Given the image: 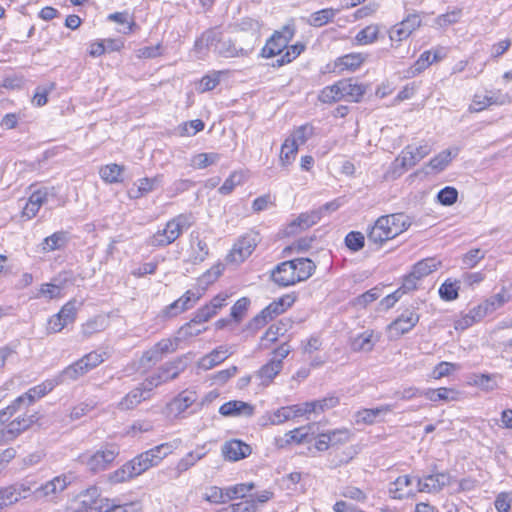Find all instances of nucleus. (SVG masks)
<instances>
[{"instance_id":"obj_25","label":"nucleus","mask_w":512,"mask_h":512,"mask_svg":"<svg viewBox=\"0 0 512 512\" xmlns=\"http://www.w3.org/2000/svg\"><path fill=\"white\" fill-rule=\"evenodd\" d=\"M451 161V152L449 150H444L441 153H439L437 156L432 158L429 162V164L417 172L413 173L409 176V179L411 181H415L416 179H424L430 172L438 173L444 170V168L450 163Z\"/></svg>"},{"instance_id":"obj_37","label":"nucleus","mask_w":512,"mask_h":512,"mask_svg":"<svg viewBox=\"0 0 512 512\" xmlns=\"http://www.w3.org/2000/svg\"><path fill=\"white\" fill-rule=\"evenodd\" d=\"M282 368V363L278 360L270 359L258 370L256 378L260 380V385L266 387L273 382L274 378L280 373Z\"/></svg>"},{"instance_id":"obj_5","label":"nucleus","mask_w":512,"mask_h":512,"mask_svg":"<svg viewBox=\"0 0 512 512\" xmlns=\"http://www.w3.org/2000/svg\"><path fill=\"white\" fill-rule=\"evenodd\" d=\"M242 27L248 26L252 32L250 34V42L246 47H237L236 42L231 39H224L222 36L218 43L215 44L214 52L225 58H234L247 56L254 48L259 30V22L253 19H245L241 23Z\"/></svg>"},{"instance_id":"obj_45","label":"nucleus","mask_w":512,"mask_h":512,"mask_svg":"<svg viewBox=\"0 0 512 512\" xmlns=\"http://www.w3.org/2000/svg\"><path fill=\"white\" fill-rule=\"evenodd\" d=\"M205 322L206 321H198V319H197V312H196L194 317H193V319L190 322H188L185 325H183L178 330V333H177L178 337H177V339L185 340L187 338L199 335L200 333H202L203 331L206 330L205 327H201V325L203 323H205Z\"/></svg>"},{"instance_id":"obj_28","label":"nucleus","mask_w":512,"mask_h":512,"mask_svg":"<svg viewBox=\"0 0 512 512\" xmlns=\"http://www.w3.org/2000/svg\"><path fill=\"white\" fill-rule=\"evenodd\" d=\"M319 219L320 216L317 212L301 213L286 226L284 232L287 236L296 235L316 224Z\"/></svg>"},{"instance_id":"obj_17","label":"nucleus","mask_w":512,"mask_h":512,"mask_svg":"<svg viewBox=\"0 0 512 512\" xmlns=\"http://www.w3.org/2000/svg\"><path fill=\"white\" fill-rule=\"evenodd\" d=\"M441 266V261L431 257L417 262L412 271L404 278L403 288L413 290L417 286V281L436 271Z\"/></svg>"},{"instance_id":"obj_21","label":"nucleus","mask_w":512,"mask_h":512,"mask_svg":"<svg viewBox=\"0 0 512 512\" xmlns=\"http://www.w3.org/2000/svg\"><path fill=\"white\" fill-rule=\"evenodd\" d=\"M52 390V384L46 383L31 388L27 393L19 396L15 401L7 407L9 416H13L17 411L25 408L35 400L43 397L47 392Z\"/></svg>"},{"instance_id":"obj_40","label":"nucleus","mask_w":512,"mask_h":512,"mask_svg":"<svg viewBox=\"0 0 512 512\" xmlns=\"http://www.w3.org/2000/svg\"><path fill=\"white\" fill-rule=\"evenodd\" d=\"M220 414L223 416H251L254 412V408L243 401H229L224 403L220 409Z\"/></svg>"},{"instance_id":"obj_7","label":"nucleus","mask_w":512,"mask_h":512,"mask_svg":"<svg viewBox=\"0 0 512 512\" xmlns=\"http://www.w3.org/2000/svg\"><path fill=\"white\" fill-rule=\"evenodd\" d=\"M71 473L60 474L46 481L37 487L33 494L36 499H43L49 503H57L61 500L63 493L72 483Z\"/></svg>"},{"instance_id":"obj_4","label":"nucleus","mask_w":512,"mask_h":512,"mask_svg":"<svg viewBox=\"0 0 512 512\" xmlns=\"http://www.w3.org/2000/svg\"><path fill=\"white\" fill-rule=\"evenodd\" d=\"M191 225L192 217L187 214H180L169 220L162 230L154 233L149 239V244L154 247L167 246L177 240Z\"/></svg>"},{"instance_id":"obj_24","label":"nucleus","mask_w":512,"mask_h":512,"mask_svg":"<svg viewBox=\"0 0 512 512\" xmlns=\"http://www.w3.org/2000/svg\"><path fill=\"white\" fill-rule=\"evenodd\" d=\"M416 478L417 476H399L390 487L391 496L394 499H404L414 496L417 492H419L417 489Z\"/></svg>"},{"instance_id":"obj_19","label":"nucleus","mask_w":512,"mask_h":512,"mask_svg":"<svg viewBox=\"0 0 512 512\" xmlns=\"http://www.w3.org/2000/svg\"><path fill=\"white\" fill-rule=\"evenodd\" d=\"M256 244V236H245L239 239L227 255V262L234 265L244 262L252 254Z\"/></svg>"},{"instance_id":"obj_41","label":"nucleus","mask_w":512,"mask_h":512,"mask_svg":"<svg viewBox=\"0 0 512 512\" xmlns=\"http://www.w3.org/2000/svg\"><path fill=\"white\" fill-rule=\"evenodd\" d=\"M177 340L178 339H162L144 354V358L148 361L160 360L164 354L175 351L177 348Z\"/></svg>"},{"instance_id":"obj_52","label":"nucleus","mask_w":512,"mask_h":512,"mask_svg":"<svg viewBox=\"0 0 512 512\" xmlns=\"http://www.w3.org/2000/svg\"><path fill=\"white\" fill-rule=\"evenodd\" d=\"M220 159L218 153H199L191 158V166L195 169H205L213 164H216Z\"/></svg>"},{"instance_id":"obj_61","label":"nucleus","mask_w":512,"mask_h":512,"mask_svg":"<svg viewBox=\"0 0 512 512\" xmlns=\"http://www.w3.org/2000/svg\"><path fill=\"white\" fill-rule=\"evenodd\" d=\"M335 16V11L331 8L322 9L314 12L308 18V23L314 27H321L327 24Z\"/></svg>"},{"instance_id":"obj_43","label":"nucleus","mask_w":512,"mask_h":512,"mask_svg":"<svg viewBox=\"0 0 512 512\" xmlns=\"http://www.w3.org/2000/svg\"><path fill=\"white\" fill-rule=\"evenodd\" d=\"M107 326L108 318L104 315H97L82 324L81 332L85 337H90L95 333L105 330Z\"/></svg>"},{"instance_id":"obj_63","label":"nucleus","mask_w":512,"mask_h":512,"mask_svg":"<svg viewBox=\"0 0 512 512\" xmlns=\"http://www.w3.org/2000/svg\"><path fill=\"white\" fill-rule=\"evenodd\" d=\"M123 169V166L109 164L100 169V176L104 181L109 183L119 182Z\"/></svg>"},{"instance_id":"obj_42","label":"nucleus","mask_w":512,"mask_h":512,"mask_svg":"<svg viewBox=\"0 0 512 512\" xmlns=\"http://www.w3.org/2000/svg\"><path fill=\"white\" fill-rule=\"evenodd\" d=\"M221 36L222 33L216 29H208L195 41L194 49L199 53L211 47L214 49Z\"/></svg>"},{"instance_id":"obj_38","label":"nucleus","mask_w":512,"mask_h":512,"mask_svg":"<svg viewBox=\"0 0 512 512\" xmlns=\"http://www.w3.org/2000/svg\"><path fill=\"white\" fill-rule=\"evenodd\" d=\"M135 467L131 460L107 475V481L112 485L126 483L137 477Z\"/></svg>"},{"instance_id":"obj_54","label":"nucleus","mask_w":512,"mask_h":512,"mask_svg":"<svg viewBox=\"0 0 512 512\" xmlns=\"http://www.w3.org/2000/svg\"><path fill=\"white\" fill-rule=\"evenodd\" d=\"M184 368V363L181 360H176L163 365L158 371L163 376L165 382H167L177 378Z\"/></svg>"},{"instance_id":"obj_59","label":"nucleus","mask_w":512,"mask_h":512,"mask_svg":"<svg viewBox=\"0 0 512 512\" xmlns=\"http://www.w3.org/2000/svg\"><path fill=\"white\" fill-rule=\"evenodd\" d=\"M255 488L253 482L250 483H240L233 486H229L226 488L227 494L229 496V501L234 499H243L249 496L250 492Z\"/></svg>"},{"instance_id":"obj_22","label":"nucleus","mask_w":512,"mask_h":512,"mask_svg":"<svg viewBox=\"0 0 512 512\" xmlns=\"http://www.w3.org/2000/svg\"><path fill=\"white\" fill-rule=\"evenodd\" d=\"M202 297V292L200 290H188L181 296L179 299L171 303L167 306L162 314L165 317H173L176 316L192 307L199 301Z\"/></svg>"},{"instance_id":"obj_62","label":"nucleus","mask_w":512,"mask_h":512,"mask_svg":"<svg viewBox=\"0 0 512 512\" xmlns=\"http://www.w3.org/2000/svg\"><path fill=\"white\" fill-rule=\"evenodd\" d=\"M305 49V46L301 43H296L294 45L288 46L286 48V52L276 60V63L273 66H283L284 64L292 62L296 59Z\"/></svg>"},{"instance_id":"obj_9","label":"nucleus","mask_w":512,"mask_h":512,"mask_svg":"<svg viewBox=\"0 0 512 512\" xmlns=\"http://www.w3.org/2000/svg\"><path fill=\"white\" fill-rule=\"evenodd\" d=\"M430 152L431 147L427 143H423L419 146H406L392 163L393 173L400 175L402 170H407L413 167Z\"/></svg>"},{"instance_id":"obj_27","label":"nucleus","mask_w":512,"mask_h":512,"mask_svg":"<svg viewBox=\"0 0 512 512\" xmlns=\"http://www.w3.org/2000/svg\"><path fill=\"white\" fill-rule=\"evenodd\" d=\"M461 393L451 387L427 388L423 390V397L433 403H450L460 399Z\"/></svg>"},{"instance_id":"obj_20","label":"nucleus","mask_w":512,"mask_h":512,"mask_svg":"<svg viewBox=\"0 0 512 512\" xmlns=\"http://www.w3.org/2000/svg\"><path fill=\"white\" fill-rule=\"evenodd\" d=\"M421 26L418 14H409L400 23L395 24L389 30V38L392 42H401L407 39L413 31Z\"/></svg>"},{"instance_id":"obj_50","label":"nucleus","mask_w":512,"mask_h":512,"mask_svg":"<svg viewBox=\"0 0 512 512\" xmlns=\"http://www.w3.org/2000/svg\"><path fill=\"white\" fill-rule=\"evenodd\" d=\"M44 201L45 197L42 196V194H31L29 199L25 202L22 210V216L27 220L32 219L34 216H36Z\"/></svg>"},{"instance_id":"obj_2","label":"nucleus","mask_w":512,"mask_h":512,"mask_svg":"<svg viewBox=\"0 0 512 512\" xmlns=\"http://www.w3.org/2000/svg\"><path fill=\"white\" fill-rule=\"evenodd\" d=\"M410 226V217L403 213L383 215L367 229V238L370 242L382 246L407 231Z\"/></svg>"},{"instance_id":"obj_26","label":"nucleus","mask_w":512,"mask_h":512,"mask_svg":"<svg viewBox=\"0 0 512 512\" xmlns=\"http://www.w3.org/2000/svg\"><path fill=\"white\" fill-rule=\"evenodd\" d=\"M506 302V299L502 294H496L492 296L491 298L485 300L484 302L480 303L479 305L473 307L470 309V313L472 315V318L477 322L481 321L483 318H485L487 315L493 313L498 308H500L504 303Z\"/></svg>"},{"instance_id":"obj_60","label":"nucleus","mask_w":512,"mask_h":512,"mask_svg":"<svg viewBox=\"0 0 512 512\" xmlns=\"http://www.w3.org/2000/svg\"><path fill=\"white\" fill-rule=\"evenodd\" d=\"M460 366L451 362H440L436 365L430 373V377L434 380H439L444 377L450 376L455 371L459 370Z\"/></svg>"},{"instance_id":"obj_44","label":"nucleus","mask_w":512,"mask_h":512,"mask_svg":"<svg viewBox=\"0 0 512 512\" xmlns=\"http://www.w3.org/2000/svg\"><path fill=\"white\" fill-rule=\"evenodd\" d=\"M379 32V25H368L356 34L354 38L355 44L360 46L373 44L378 40Z\"/></svg>"},{"instance_id":"obj_29","label":"nucleus","mask_w":512,"mask_h":512,"mask_svg":"<svg viewBox=\"0 0 512 512\" xmlns=\"http://www.w3.org/2000/svg\"><path fill=\"white\" fill-rule=\"evenodd\" d=\"M310 427H299L294 430L286 432L282 436L275 438V445L278 448H285L292 444H301L311 440Z\"/></svg>"},{"instance_id":"obj_13","label":"nucleus","mask_w":512,"mask_h":512,"mask_svg":"<svg viewBox=\"0 0 512 512\" xmlns=\"http://www.w3.org/2000/svg\"><path fill=\"white\" fill-rule=\"evenodd\" d=\"M295 302V296L291 294L284 295L277 300H274L267 307H265L251 322L256 328L264 326L268 321L274 317L284 313Z\"/></svg>"},{"instance_id":"obj_46","label":"nucleus","mask_w":512,"mask_h":512,"mask_svg":"<svg viewBox=\"0 0 512 512\" xmlns=\"http://www.w3.org/2000/svg\"><path fill=\"white\" fill-rule=\"evenodd\" d=\"M63 290V284L44 283L40 286L35 298L45 300L60 299L64 296Z\"/></svg>"},{"instance_id":"obj_51","label":"nucleus","mask_w":512,"mask_h":512,"mask_svg":"<svg viewBox=\"0 0 512 512\" xmlns=\"http://www.w3.org/2000/svg\"><path fill=\"white\" fill-rule=\"evenodd\" d=\"M319 100L323 103H333L343 100L341 82L338 81L331 86L325 87L319 95Z\"/></svg>"},{"instance_id":"obj_57","label":"nucleus","mask_w":512,"mask_h":512,"mask_svg":"<svg viewBox=\"0 0 512 512\" xmlns=\"http://www.w3.org/2000/svg\"><path fill=\"white\" fill-rule=\"evenodd\" d=\"M313 135V127L309 124L301 125L287 138L297 147L303 145Z\"/></svg>"},{"instance_id":"obj_34","label":"nucleus","mask_w":512,"mask_h":512,"mask_svg":"<svg viewBox=\"0 0 512 512\" xmlns=\"http://www.w3.org/2000/svg\"><path fill=\"white\" fill-rule=\"evenodd\" d=\"M222 453L226 459L230 461H238L250 455L251 448L242 441L231 440L223 445Z\"/></svg>"},{"instance_id":"obj_16","label":"nucleus","mask_w":512,"mask_h":512,"mask_svg":"<svg viewBox=\"0 0 512 512\" xmlns=\"http://www.w3.org/2000/svg\"><path fill=\"white\" fill-rule=\"evenodd\" d=\"M39 417L37 413L30 415L18 416L4 426L0 422V433L2 441H12L17 438L21 433L32 427Z\"/></svg>"},{"instance_id":"obj_49","label":"nucleus","mask_w":512,"mask_h":512,"mask_svg":"<svg viewBox=\"0 0 512 512\" xmlns=\"http://www.w3.org/2000/svg\"><path fill=\"white\" fill-rule=\"evenodd\" d=\"M67 233L63 231L55 232L46 237L42 242L43 251H54L63 248L67 243Z\"/></svg>"},{"instance_id":"obj_31","label":"nucleus","mask_w":512,"mask_h":512,"mask_svg":"<svg viewBox=\"0 0 512 512\" xmlns=\"http://www.w3.org/2000/svg\"><path fill=\"white\" fill-rule=\"evenodd\" d=\"M229 295L227 293H219L208 304L199 308L197 312L198 321H208L214 317L227 304Z\"/></svg>"},{"instance_id":"obj_48","label":"nucleus","mask_w":512,"mask_h":512,"mask_svg":"<svg viewBox=\"0 0 512 512\" xmlns=\"http://www.w3.org/2000/svg\"><path fill=\"white\" fill-rule=\"evenodd\" d=\"M507 100V97L503 96L501 99L494 97V95H479L476 94L473 99V103L470 106V111L479 112L486 107L493 104H503Z\"/></svg>"},{"instance_id":"obj_12","label":"nucleus","mask_w":512,"mask_h":512,"mask_svg":"<svg viewBox=\"0 0 512 512\" xmlns=\"http://www.w3.org/2000/svg\"><path fill=\"white\" fill-rule=\"evenodd\" d=\"M34 482L20 481L0 488V509L27 499L33 493Z\"/></svg>"},{"instance_id":"obj_30","label":"nucleus","mask_w":512,"mask_h":512,"mask_svg":"<svg viewBox=\"0 0 512 512\" xmlns=\"http://www.w3.org/2000/svg\"><path fill=\"white\" fill-rule=\"evenodd\" d=\"M209 253L207 243L201 238L198 232L190 235V247L188 249L187 261L197 264L203 262Z\"/></svg>"},{"instance_id":"obj_39","label":"nucleus","mask_w":512,"mask_h":512,"mask_svg":"<svg viewBox=\"0 0 512 512\" xmlns=\"http://www.w3.org/2000/svg\"><path fill=\"white\" fill-rule=\"evenodd\" d=\"M343 92V100L348 102H359L366 92V87L358 84L353 79L340 80Z\"/></svg>"},{"instance_id":"obj_8","label":"nucleus","mask_w":512,"mask_h":512,"mask_svg":"<svg viewBox=\"0 0 512 512\" xmlns=\"http://www.w3.org/2000/svg\"><path fill=\"white\" fill-rule=\"evenodd\" d=\"M174 446L170 443L157 445L131 459L137 475H141L152 467L158 466L162 460L172 453Z\"/></svg>"},{"instance_id":"obj_58","label":"nucleus","mask_w":512,"mask_h":512,"mask_svg":"<svg viewBox=\"0 0 512 512\" xmlns=\"http://www.w3.org/2000/svg\"><path fill=\"white\" fill-rule=\"evenodd\" d=\"M108 20L114 21L123 26L119 32L123 34H130L133 28L136 26L134 20L129 16L127 12H116L108 16Z\"/></svg>"},{"instance_id":"obj_10","label":"nucleus","mask_w":512,"mask_h":512,"mask_svg":"<svg viewBox=\"0 0 512 512\" xmlns=\"http://www.w3.org/2000/svg\"><path fill=\"white\" fill-rule=\"evenodd\" d=\"M420 314L414 307L406 308L386 328L389 339L395 340L409 333L419 322Z\"/></svg>"},{"instance_id":"obj_35","label":"nucleus","mask_w":512,"mask_h":512,"mask_svg":"<svg viewBox=\"0 0 512 512\" xmlns=\"http://www.w3.org/2000/svg\"><path fill=\"white\" fill-rule=\"evenodd\" d=\"M379 336L373 330H365L351 339V349L355 352H370L378 342Z\"/></svg>"},{"instance_id":"obj_56","label":"nucleus","mask_w":512,"mask_h":512,"mask_svg":"<svg viewBox=\"0 0 512 512\" xmlns=\"http://www.w3.org/2000/svg\"><path fill=\"white\" fill-rule=\"evenodd\" d=\"M459 282L447 279L439 288V295L445 301H453L458 298Z\"/></svg>"},{"instance_id":"obj_33","label":"nucleus","mask_w":512,"mask_h":512,"mask_svg":"<svg viewBox=\"0 0 512 512\" xmlns=\"http://www.w3.org/2000/svg\"><path fill=\"white\" fill-rule=\"evenodd\" d=\"M232 352L226 346H219L209 354L199 359L197 365L203 370H210L220 363L224 362Z\"/></svg>"},{"instance_id":"obj_53","label":"nucleus","mask_w":512,"mask_h":512,"mask_svg":"<svg viewBox=\"0 0 512 512\" xmlns=\"http://www.w3.org/2000/svg\"><path fill=\"white\" fill-rule=\"evenodd\" d=\"M205 127V124L200 119H195L191 121H186L181 123L176 128V134L181 137H189L193 136L196 133L202 131Z\"/></svg>"},{"instance_id":"obj_14","label":"nucleus","mask_w":512,"mask_h":512,"mask_svg":"<svg viewBox=\"0 0 512 512\" xmlns=\"http://www.w3.org/2000/svg\"><path fill=\"white\" fill-rule=\"evenodd\" d=\"M295 29L291 25H285L280 31L275 33L267 40L262 49L261 55L265 58H271L282 53L287 48L288 43L292 40Z\"/></svg>"},{"instance_id":"obj_32","label":"nucleus","mask_w":512,"mask_h":512,"mask_svg":"<svg viewBox=\"0 0 512 512\" xmlns=\"http://www.w3.org/2000/svg\"><path fill=\"white\" fill-rule=\"evenodd\" d=\"M392 407L390 405H382L372 409H363L355 414V421L358 424L371 425L377 421L383 420L384 417L391 413Z\"/></svg>"},{"instance_id":"obj_55","label":"nucleus","mask_w":512,"mask_h":512,"mask_svg":"<svg viewBox=\"0 0 512 512\" xmlns=\"http://www.w3.org/2000/svg\"><path fill=\"white\" fill-rule=\"evenodd\" d=\"M469 384L485 391H492L497 388L496 377L493 375L475 374L471 377Z\"/></svg>"},{"instance_id":"obj_18","label":"nucleus","mask_w":512,"mask_h":512,"mask_svg":"<svg viewBox=\"0 0 512 512\" xmlns=\"http://www.w3.org/2000/svg\"><path fill=\"white\" fill-rule=\"evenodd\" d=\"M417 489L421 493L436 494L444 487L450 486L452 477L446 472H433L423 476H417Z\"/></svg>"},{"instance_id":"obj_11","label":"nucleus","mask_w":512,"mask_h":512,"mask_svg":"<svg viewBox=\"0 0 512 512\" xmlns=\"http://www.w3.org/2000/svg\"><path fill=\"white\" fill-rule=\"evenodd\" d=\"M105 353L92 351L68 366L62 372L64 379L76 380L104 362Z\"/></svg>"},{"instance_id":"obj_1","label":"nucleus","mask_w":512,"mask_h":512,"mask_svg":"<svg viewBox=\"0 0 512 512\" xmlns=\"http://www.w3.org/2000/svg\"><path fill=\"white\" fill-rule=\"evenodd\" d=\"M338 399L335 397L324 398L311 402L280 407L276 410L266 412L260 419L263 426L281 425L286 421L295 418H309L312 413L323 412L326 409L335 407Z\"/></svg>"},{"instance_id":"obj_6","label":"nucleus","mask_w":512,"mask_h":512,"mask_svg":"<svg viewBox=\"0 0 512 512\" xmlns=\"http://www.w3.org/2000/svg\"><path fill=\"white\" fill-rule=\"evenodd\" d=\"M119 455L116 444H107L94 452H87L79 457L80 462L91 472L97 473L106 470Z\"/></svg>"},{"instance_id":"obj_15","label":"nucleus","mask_w":512,"mask_h":512,"mask_svg":"<svg viewBox=\"0 0 512 512\" xmlns=\"http://www.w3.org/2000/svg\"><path fill=\"white\" fill-rule=\"evenodd\" d=\"M80 305L81 304H78L75 299H72L64 304L57 314L49 318L47 331L49 333H58L67 325L73 323L76 319Z\"/></svg>"},{"instance_id":"obj_36","label":"nucleus","mask_w":512,"mask_h":512,"mask_svg":"<svg viewBox=\"0 0 512 512\" xmlns=\"http://www.w3.org/2000/svg\"><path fill=\"white\" fill-rule=\"evenodd\" d=\"M149 395L140 385L135 389L131 390L128 394H126L118 403L117 409L121 411L132 410L137 407L142 401L149 399Z\"/></svg>"},{"instance_id":"obj_47","label":"nucleus","mask_w":512,"mask_h":512,"mask_svg":"<svg viewBox=\"0 0 512 512\" xmlns=\"http://www.w3.org/2000/svg\"><path fill=\"white\" fill-rule=\"evenodd\" d=\"M365 61V56L361 53H350L339 57L336 60V66L341 70L348 69L351 71L359 68Z\"/></svg>"},{"instance_id":"obj_64","label":"nucleus","mask_w":512,"mask_h":512,"mask_svg":"<svg viewBox=\"0 0 512 512\" xmlns=\"http://www.w3.org/2000/svg\"><path fill=\"white\" fill-rule=\"evenodd\" d=\"M204 499L210 503L222 504L229 501V496L227 494L226 488L222 489L217 486H212L206 490Z\"/></svg>"},{"instance_id":"obj_23","label":"nucleus","mask_w":512,"mask_h":512,"mask_svg":"<svg viewBox=\"0 0 512 512\" xmlns=\"http://www.w3.org/2000/svg\"><path fill=\"white\" fill-rule=\"evenodd\" d=\"M198 399L197 392L193 389H185L180 392L167 405V413L169 416L178 417L191 407Z\"/></svg>"},{"instance_id":"obj_3","label":"nucleus","mask_w":512,"mask_h":512,"mask_svg":"<svg viewBox=\"0 0 512 512\" xmlns=\"http://www.w3.org/2000/svg\"><path fill=\"white\" fill-rule=\"evenodd\" d=\"M315 268L312 260L296 258L279 264L272 272V279L280 286H292L310 278Z\"/></svg>"}]
</instances>
